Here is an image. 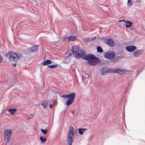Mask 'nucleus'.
<instances>
[{
  "instance_id": "nucleus-29",
  "label": "nucleus",
  "mask_w": 145,
  "mask_h": 145,
  "mask_svg": "<svg viewBox=\"0 0 145 145\" xmlns=\"http://www.w3.org/2000/svg\"><path fill=\"white\" fill-rule=\"evenodd\" d=\"M119 21L120 22H121L122 21L124 22L125 23L126 22V21L125 20H120Z\"/></svg>"
},
{
  "instance_id": "nucleus-26",
  "label": "nucleus",
  "mask_w": 145,
  "mask_h": 145,
  "mask_svg": "<svg viewBox=\"0 0 145 145\" xmlns=\"http://www.w3.org/2000/svg\"><path fill=\"white\" fill-rule=\"evenodd\" d=\"M70 61V60H69V61H67L66 60H65L63 61V62L64 63L68 64Z\"/></svg>"
},
{
  "instance_id": "nucleus-6",
  "label": "nucleus",
  "mask_w": 145,
  "mask_h": 145,
  "mask_svg": "<svg viewBox=\"0 0 145 145\" xmlns=\"http://www.w3.org/2000/svg\"><path fill=\"white\" fill-rule=\"evenodd\" d=\"M12 133V131L11 129H8L5 130L4 132V139L5 141L7 142L9 141Z\"/></svg>"
},
{
  "instance_id": "nucleus-10",
  "label": "nucleus",
  "mask_w": 145,
  "mask_h": 145,
  "mask_svg": "<svg viewBox=\"0 0 145 145\" xmlns=\"http://www.w3.org/2000/svg\"><path fill=\"white\" fill-rule=\"evenodd\" d=\"M126 50L129 52H132L135 50L136 47L134 46H130L126 47Z\"/></svg>"
},
{
  "instance_id": "nucleus-18",
  "label": "nucleus",
  "mask_w": 145,
  "mask_h": 145,
  "mask_svg": "<svg viewBox=\"0 0 145 145\" xmlns=\"http://www.w3.org/2000/svg\"><path fill=\"white\" fill-rule=\"evenodd\" d=\"M8 111L11 114L13 115L14 114L15 112L16 111V109H10L8 110Z\"/></svg>"
},
{
  "instance_id": "nucleus-4",
  "label": "nucleus",
  "mask_w": 145,
  "mask_h": 145,
  "mask_svg": "<svg viewBox=\"0 0 145 145\" xmlns=\"http://www.w3.org/2000/svg\"><path fill=\"white\" fill-rule=\"evenodd\" d=\"M74 131L72 126H71L69 128V132L67 136V141L69 145L72 144L73 141Z\"/></svg>"
},
{
  "instance_id": "nucleus-20",
  "label": "nucleus",
  "mask_w": 145,
  "mask_h": 145,
  "mask_svg": "<svg viewBox=\"0 0 145 145\" xmlns=\"http://www.w3.org/2000/svg\"><path fill=\"white\" fill-rule=\"evenodd\" d=\"M82 77L84 79H87L88 78H89V74H86V73H84L82 75Z\"/></svg>"
},
{
  "instance_id": "nucleus-15",
  "label": "nucleus",
  "mask_w": 145,
  "mask_h": 145,
  "mask_svg": "<svg viewBox=\"0 0 145 145\" xmlns=\"http://www.w3.org/2000/svg\"><path fill=\"white\" fill-rule=\"evenodd\" d=\"M125 24V27L127 28L130 27L132 25V23L131 22L127 21H126Z\"/></svg>"
},
{
  "instance_id": "nucleus-31",
  "label": "nucleus",
  "mask_w": 145,
  "mask_h": 145,
  "mask_svg": "<svg viewBox=\"0 0 145 145\" xmlns=\"http://www.w3.org/2000/svg\"><path fill=\"white\" fill-rule=\"evenodd\" d=\"M13 65L14 67H15L16 66V64L15 63H14Z\"/></svg>"
},
{
  "instance_id": "nucleus-9",
  "label": "nucleus",
  "mask_w": 145,
  "mask_h": 145,
  "mask_svg": "<svg viewBox=\"0 0 145 145\" xmlns=\"http://www.w3.org/2000/svg\"><path fill=\"white\" fill-rule=\"evenodd\" d=\"M105 57L106 58L111 59L113 58L115 56L114 52L109 51L106 52L105 54Z\"/></svg>"
},
{
  "instance_id": "nucleus-3",
  "label": "nucleus",
  "mask_w": 145,
  "mask_h": 145,
  "mask_svg": "<svg viewBox=\"0 0 145 145\" xmlns=\"http://www.w3.org/2000/svg\"><path fill=\"white\" fill-rule=\"evenodd\" d=\"M6 57L10 61H17L21 59L22 55L18 53H14L13 52H9L6 54Z\"/></svg>"
},
{
  "instance_id": "nucleus-24",
  "label": "nucleus",
  "mask_w": 145,
  "mask_h": 145,
  "mask_svg": "<svg viewBox=\"0 0 145 145\" xmlns=\"http://www.w3.org/2000/svg\"><path fill=\"white\" fill-rule=\"evenodd\" d=\"M40 130L42 133L45 135L48 132V130L47 129H41Z\"/></svg>"
},
{
  "instance_id": "nucleus-22",
  "label": "nucleus",
  "mask_w": 145,
  "mask_h": 145,
  "mask_svg": "<svg viewBox=\"0 0 145 145\" xmlns=\"http://www.w3.org/2000/svg\"><path fill=\"white\" fill-rule=\"evenodd\" d=\"M97 52H103V50L100 46H98L97 48Z\"/></svg>"
},
{
  "instance_id": "nucleus-1",
  "label": "nucleus",
  "mask_w": 145,
  "mask_h": 145,
  "mask_svg": "<svg viewBox=\"0 0 145 145\" xmlns=\"http://www.w3.org/2000/svg\"><path fill=\"white\" fill-rule=\"evenodd\" d=\"M132 71L124 69H109L106 67H103L101 70V73L103 75H105L108 73H112L114 72L120 74L125 73L128 74H130Z\"/></svg>"
},
{
  "instance_id": "nucleus-7",
  "label": "nucleus",
  "mask_w": 145,
  "mask_h": 145,
  "mask_svg": "<svg viewBox=\"0 0 145 145\" xmlns=\"http://www.w3.org/2000/svg\"><path fill=\"white\" fill-rule=\"evenodd\" d=\"M98 59V58H97L95 56H94L92 58L88 61V63L90 65H95L97 63Z\"/></svg>"
},
{
  "instance_id": "nucleus-25",
  "label": "nucleus",
  "mask_w": 145,
  "mask_h": 145,
  "mask_svg": "<svg viewBox=\"0 0 145 145\" xmlns=\"http://www.w3.org/2000/svg\"><path fill=\"white\" fill-rule=\"evenodd\" d=\"M132 4V2L130 0H128L127 5L129 6H131Z\"/></svg>"
},
{
  "instance_id": "nucleus-32",
  "label": "nucleus",
  "mask_w": 145,
  "mask_h": 145,
  "mask_svg": "<svg viewBox=\"0 0 145 145\" xmlns=\"http://www.w3.org/2000/svg\"><path fill=\"white\" fill-rule=\"evenodd\" d=\"M72 114H74V110H73L72 112Z\"/></svg>"
},
{
  "instance_id": "nucleus-14",
  "label": "nucleus",
  "mask_w": 145,
  "mask_h": 145,
  "mask_svg": "<svg viewBox=\"0 0 145 145\" xmlns=\"http://www.w3.org/2000/svg\"><path fill=\"white\" fill-rule=\"evenodd\" d=\"M52 63V61L49 59H47L44 61L43 62L42 64L43 65H47Z\"/></svg>"
},
{
  "instance_id": "nucleus-28",
  "label": "nucleus",
  "mask_w": 145,
  "mask_h": 145,
  "mask_svg": "<svg viewBox=\"0 0 145 145\" xmlns=\"http://www.w3.org/2000/svg\"><path fill=\"white\" fill-rule=\"evenodd\" d=\"M96 38V37H93L91 38H90V41L93 40L95 39Z\"/></svg>"
},
{
  "instance_id": "nucleus-23",
  "label": "nucleus",
  "mask_w": 145,
  "mask_h": 145,
  "mask_svg": "<svg viewBox=\"0 0 145 145\" xmlns=\"http://www.w3.org/2000/svg\"><path fill=\"white\" fill-rule=\"evenodd\" d=\"M57 66V64L50 65L48 66V67L49 68L51 69H53L56 68Z\"/></svg>"
},
{
  "instance_id": "nucleus-21",
  "label": "nucleus",
  "mask_w": 145,
  "mask_h": 145,
  "mask_svg": "<svg viewBox=\"0 0 145 145\" xmlns=\"http://www.w3.org/2000/svg\"><path fill=\"white\" fill-rule=\"evenodd\" d=\"M40 139L42 143H44L46 142V139L45 138H44L42 137H40Z\"/></svg>"
},
{
  "instance_id": "nucleus-13",
  "label": "nucleus",
  "mask_w": 145,
  "mask_h": 145,
  "mask_svg": "<svg viewBox=\"0 0 145 145\" xmlns=\"http://www.w3.org/2000/svg\"><path fill=\"white\" fill-rule=\"evenodd\" d=\"M76 39V37L74 36H69L67 37V40L68 42L71 41L75 40Z\"/></svg>"
},
{
  "instance_id": "nucleus-17",
  "label": "nucleus",
  "mask_w": 145,
  "mask_h": 145,
  "mask_svg": "<svg viewBox=\"0 0 145 145\" xmlns=\"http://www.w3.org/2000/svg\"><path fill=\"white\" fill-rule=\"evenodd\" d=\"M48 105V103L47 101H44L42 103V105L44 108H46Z\"/></svg>"
},
{
  "instance_id": "nucleus-11",
  "label": "nucleus",
  "mask_w": 145,
  "mask_h": 145,
  "mask_svg": "<svg viewBox=\"0 0 145 145\" xmlns=\"http://www.w3.org/2000/svg\"><path fill=\"white\" fill-rule=\"evenodd\" d=\"M106 43L109 46L112 47L114 46V43L113 41L111 39H108L106 41Z\"/></svg>"
},
{
  "instance_id": "nucleus-16",
  "label": "nucleus",
  "mask_w": 145,
  "mask_h": 145,
  "mask_svg": "<svg viewBox=\"0 0 145 145\" xmlns=\"http://www.w3.org/2000/svg\"><path fill=\"white\" fill-rule=\"evenodd\" d=\"M86 130V128H79L78 129V132L79 134L82 135L83 134L84 131Z\"/></svg>"
},
{
  "instance_id": "nucleus-5",
  "label": "nucleus",
  "mask_w": 145,
  "mask_h": 145,
  "mask_svg": "<svg viewBox=\"0 0 145 145\" xmlns=\"http://www.w3.org/2000/svg\"><path fill=\"white\" fill-rule=\"evenodd\" d=\"M75 94L73 93L67 95H63L61 97L64 98H68V99L66 103L67 105L69 106L71 105L74 102L75 97Z\"/></svg>"
},
{
  "instance_id": "nucleus-12",
  "label": "nucleus",
  "mask_w": 145,
  "mask_h": 145,
  "mask_svg": "<svg viewBox=\"0 0 145 145\" xmlns=\"http://www.w3.org/2000/svg\"><path fill=\"white\" fill-rule=\"evenodd\" d=\"M142 50H138L134 52V56L135 57H137L139 56L142 52Z\"/></svg>"
},
{
  "instance_id": "nucleus-27",
  "label": "nucleus",
  "mask_w": 145,
  "mask_h": 145,
  "mask_svg": "<svg viewBox=\"0 0 145 145\" xmlns=\"http://www.w3.org/2000/svg\"><path fill=\"white\" fill-rule=\"evenodd\" d=\"M3 61V58H2V56L0 54V63H1V62L2 61Z\"/></svg>"
},
{
  "instance_id": "nucleus-19",
  "label": "nucleus",
  "mask_w": 145,
  "mask_h": 145,
  "mask_svg": "<svg viewBox=\"0 0 145 145\" xmlns=\"http://www.w3.org/2000/svg\"><path fill=\"white\" fill-rule=\"evenodd\" d=\"M38 49V46H35L31 48V52H34L36 50H37Z\"/></svg>"
},
{
  "instance_id": "nucleus-30",
  "label": "nucleus",
  "mask_w": 145,
  "mask_h": 145,
  "mask_svg": "<svg viewBox=\"0 0 145 145\" xmlns=\"http://www.w3.org/2000/svg\"><path fill=\"white\" fill-rule=\"evenodd\" d=\"M50 108H52V105L50 104Z\"/></svg>"
},
{
  "instance_id": "nucleus-8",
  "label": "nucleus",
  "mask_w": 145,
  "mask_h": 145,
  "mask_svg": "<svg viewBox=\"0 0 145 145\" xmlns=\"http://www.w3.org/2000/svg\"><path fill=\"white\" fill-rule=\"evenodd\" d=\"M80 51H84V52L83 55L81 56L80 57H83V58L85 59L88 60V61L91 58H92V57H93V56H94V55L91 54L86 55L85 52L83 50L80 49Z\"/></svg>"
},
{
  "instance_id": "nucleus-2",
  "label": "nucleus",
  "mask_w": 145,
  "mask_h": 145,
  "mask_svg": "<svg viewBox=\"0 0 145 145\" xmlns=\"http://www.w3.org/2000/svg\"><path fill=\"white\" fill-rule=\"evenodd\" d=\"M84 52L83 51H80L77 46H75L73 47L72 50H69L67 54L69 55H71L73 53L74 57L79 58L83 55Z\"/></svg>"
}]
</instances>
